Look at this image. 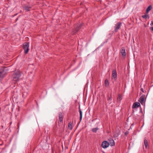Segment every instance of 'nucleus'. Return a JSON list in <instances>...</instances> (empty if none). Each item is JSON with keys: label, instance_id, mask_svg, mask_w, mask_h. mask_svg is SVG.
Returning a JSON list of instances; mask_svg holds the SVG:
<instances>
[{"label": "nucleus", "instance_id": "9b49d317", "mask_svg": "<svg viewBox=\"0 0 153 153\" xmlns=\"http://www.w3.org/2000/svg\"><path fill=\"white\" fill-rule=\"evenodd\" d=\"M117 74L116 70H114L112 71V77L116 80L117 78Z\"/></svg>", "mask_w": 153, "mask_h": 153}, {"label": "nucleus", "instance_id": "a878e982", "mask_svg": "<svg viewBox=\"0 0 153 153\" xmlns=\"http://www.w3.org/2000/svg\"><path fill=\"white\" fill-rule=\"evenodd\" d=\"M140 112H141V113H142V114H143V112H142V111H140Z\"/></svg>", "mask_w": 153, "mask_h": 153}, {"label": "nucleus", "instance_id": "ddd939ff", "mask_svg": "<svg viewBox=\"0 0 153 153\" xmlns=\"http://www.w3.org/2000/svg\"><path fill=\"white\" fill-rule=\"evenodd\" d=\"M79 115H80L79 119H80V121L79 122H80L81 121L82 118V112L80 108V105L79 106Z\"/></svg>", "mask_w": 153, "mask_h": 153}, {"label": "nucleus", "instance_id": "cd10ccee", "mask_svg": "<svg viewBox=\"0 0 153 153\" xmlns=\"http://www.w3.org/2000/svg\"><path fill=\"white\" fill-rule=\"evenodd\" d=\"M133 113H134V110H133Z\"/></svg>", "mask_w": 153, "mask_h": 153}, {"label": "nucleus", "instance_id": "39448f33", "mask_svg": "<svg viewBox=\"0 0 153 153\" xmlns=\"http://www.w3.org/2000/svg\"><path fill=\"white\" fill-rule=\"evenodd\" d=\"M4 68L1 67L0 68V78H3L6 75V72L4 71Z\"/></svg>", "mask_w": 153, "mask_h": 153}, {"label": "nucleus", "instance_id": "bb28decb", "mask_svg": "<svg viewBox=\"0 0 153 153\" xmlns=\"http://www.w3.org/2000/svg\"><path fill=\"white\" fill-rule=\"evenodd\" d=\"M11 123H11V122H10V125L11 124Z\"/></svg>", "mask_w": 153, "mask_h": 153}, {"label": "nucleus", "instance_id": "a211bd4d", "mask_svg": "<svg viewBox=\"0 0 153 153\" xmlns=\"http://www.w3.org/2000/svg\"><path fill=\"white\" fill-rule=\"evenodd\" d=\"M144 144L146 148H147V147L148 146V141L146 140L145 139L144 140Z\"/></svg>", "mask_w": 153, "mask_h": 153}, {"label": "nucleus", "instance_id": "b1692460", "mask_svg": "<svg viewBox=\"0 0 153 153\" xmlns=\"http://www.w3.org/2000/svg\"><path fill=\"white\" fill-rule=\"evenodd\" d=\"M141 91L143 92H144V91H143V88H141Z\"/></svg>", "mask_w": 153, "mask_h": 153}, {"label": "nucleus", "instance_id": "5701e85b", "mask_svg": "<svg viewBox=\"0 0 153 153\" xmlns=\"http://www.w3.org/2000/svg\"><path fill=\"white\" fill-rule=\"evenodd\" d=\"M150 25L151 26H152V25H153V21H151V23L150 24Z\"/></svg>", "mask_w": 153, "mask_h": 153}, {"label": "nucleus", "instance_id": "1a4fd4ad", "mask_svg": "<svg viewBox=\"0 0 153 153\" xmlns=\"http://www.w3.org/2000/svg\"><path fill=\"white\" fill-rule=\"evenodd\" d=\"M63 113L62 112H60L59 114V121L60 122V123L61 125L63 123ZM60 123H59V126Z\"/></svg>", "mask_w": 153, "mask_h": 153}, {"label": "nucleus", "instance_id": "4468645a", "mask_svg": "<svg viewBox=\"0 0 153 153\" xmlns=\"http://www.w3.org/2000/svg\"><path fill=\"white\" fill-rule=\"evenodd\" d=\"M110 143H109L111 146H114L115 145L114 141L111 138H110L109 140Z\"/></svg>", "mask_w": 153, "mask_h": 153}, {"label": "nucleus", "instance_id": "7ed1b4c3", "mask_svg": "<svg viewBox=\"0 0 153 153\" xmlns=\"http://www.w3.org/2000/svg\"><path fill=\"white\" fill-rule=\"evenodd\" d=\"M82 26V25L81 24H79L75 25L74 29L72 32L73 34H74L77 32L81 29Z\"/></svg>", "mask_w": 153, "mask_h": 153}, {"label": "nucleus", "instance_id": "20e7f679", "mask_svg": "<svg viewBox=\"0 0 153 153\" xmlns=\"http://www.w3.org/2000/svg\"><path fill=\"white\" fill-rule=\"evenodd\" d=\"M23 9L25 12H28L30 11L32 7L29 4H24L22 6Z\"/></svg>", "mask_w": 153, "mask_h": 153}, {"label": "nucleus", "instance_id": "f8f14e48", "mask_svg": "<svg viewBox=\"0 0 153 153\" xmlns=\"http://www.w3.org/2000/svg\"><path fill=\"white\" fill-rule=\"evenodd\" d=\"M140 106V103L138 102H135L134 103L132 108H138Z\"/></svg>", "mask_w": 153, "mask_h": 153}, {"label": "nucleus", "instance_id": "0eeeda50", "mask_svg": "<svg viewBox=\"0 0 153 153\" xmlns=\"http://www.w3.org/2000/svg\"><path fill=\"white\" fill-rule=\"evenodd\" d=\"M122 25V23L121 22H118L117 24L115 25L114 27V31L115 32H117L118 30H119Z\"/></svg>", "mask_w": 153, "mask_h": 153}, {"label": "nucleus", "instance_id": "412c9836", "mask_svg": "<svg viewBox=\"0 0 153 153\" xmlns=\"http://www.w3.org/2000/svg\"><path fill=\"white\" fill-rule=\"evenodd\" d=\"M142 17L144 19H146L147 18H148V19L149 18V15L147 14H146L144 15H143L142 16Z\"/></svg>", "mask_w": 153, "mask_h": 153}, {"label": "nucleus", "instance_id": "f3484780", "mask_svg": "<svg viewBox=\"0 0 153 153\" xmlns=\"http://www.w3.org/2000/svg\"><path fill=\"white\" fill-rule=\"evenodd\" d=\"M117 99L118 102H120L122 99V95L120 94H118V97H117Z\"/></svg>", "mask_w": 153, "mask_h": 153}, {"label": "nucleus", "instance_id": "9d476101", "mask_svg": "<svg viewBox=\"0 0 153 153\" xmlns=\"http://www.w3.org/2000/svg\"><path fill=\"white\" fill-rule=\"evenodd\" d=\"M120 52L122 57H124L126 56L125 49L124 47H122L121 48Z\"/></svg>", "mask_w": 153, "mask_h": 153}, {"label": "nucleus", "instance_id": "dca6fc26", "mask_svg": "<svg viewBox=\"0 0 153 153\" xmlns=\"http://www.w3.org/2000/svg\"><path fill=\"white\" fill-rule=\"evenodd\" d=\"M152 7L151 5H149L146 10V13H148L152 9Z\"/></svg>", "mask_w": 153, "mask_h": 153}, {"label": "nucleus", "instance_id": "4be33fe9", "mask_svg": "<svg viewBox=\"0 0 153 153\" xmlns=\"http://www.w3.org/2000/svg\"><path fill=\"white\" fill-rule=\"evenodd\" d=\"M99 129V128L97 127L96 128H94L92 129V131L93 132H96L97 130Z\"/></svg>", "mask_w": 153, "mask_h": 153}, {"label": "nucleus", "instance_id": "f03ea898", "mask_svg": "<svg viewBox=\"0 0 153 153\" xmlns=\"http://www.w3.org/2000/svg\"><path fill=\"white\" fill-rule=\"evenodd\" d=\"M29 44L28 42H25L23 45V48L24 50L25 53V54L27 53L29 50Z\"/></svg>", "mask_w": 153, "mask_h": 153}, {"label": "nucleus", "instance_id": "aec40b11", "mask_svg": "<svg viewBox=\"0 0 153 153\" xmlns=\"http://www.w3.org/2000/svg\"><path fill=\"white\" fill-rule=\"evenodd\" d=\"M107 100L108 102V103L109 104H111V101L112 100V96L111 95H110V97H108V98L107 99Z\"/></svg>", "mask_w": 153, "mask_h": 153}, {"label": "nucleus", "instance_id": "2eb2a0df", "mask_svg": "<svg viewBox=\"0 0 153 153\" xmlns=\"http://www.w3.org/2000/svg\"><path fill=\"white\" fill-rule=\"evenodd\" d=\"M105 86L106 87H108L109 86V82L108 80L107 79H106L105 80Z\"/></svg>", "mask_w": 153, "mask_h": 153}, {"label": "nucleus", "instance_id": "f257e3e1", "mask_svg": "<svg viewBox=\"0 0 153 153\" xmlns=\"http://www.w3.org/2000/svg\"><path fill=\"white\" fill-rule=\"evenodd\" d=\"M20 76V74L19 72L14 73L13 75V81L16 82L18 81L19 80Z\"/></svg>", "mask_w": 153, "mask_h": 153}, {"label": "nucleus", "instance_id": "6ab92c4d", "mask_svg": "<svg viewBox=\"0 0 153 153\" xmlns=\"http://www.w3.org/2000/svg\"><path fill=\"white\" fill-rule=\"evenodd\" d=\"M68 128L70 130H71L72 129V123L71 122H70L68 124Z\"/></svg>", "mask_w": 153, "mask_h": 153}, {"label": "nucleus", "instance_id": "393cba45", "mask_svg": "<svg viewBox=\"0 0 153 153\" xmlns=\"http://www.w3.org/2000/svg\"><path fill=\"white\" fill-rule=\"evenodd\" d=\"M128 133V131H127L126 132H125V134H126V136L127 135V134Z\"/></svg>", "mask_w": 153, "mask_h": 153}, {"label": "nucleus", "instance_id": "423d86ee", "mask_svg": "<svg viewBox=\"0 0 153 153\" xmlns=\"http://www.w3.org/2000/svg\"><path fill=\"white\" fill-rule=\"evenodd\" d=\"M109 143L106 141H103L101 144V146L104 149L107 148L109 146Z\"/></svg>", "mask_w": 153, "mask_h": 153}, {"label": "nucleus", "instance_id": "6e6552de", "mask_svg": "<svg viewBox=\"0 0 153 153\" xmlns=\"http://www.w3.org/2000/svg\"><path fill=\"white\" fill-rule=\"evenodd\" d=\"M145 98V95L143 94L140 97L139 99V101L140 102L142 105H143L144 104V100Z\"/></svg>", "mask_w": 153, "mask_h": 153}]
</instances>
